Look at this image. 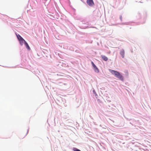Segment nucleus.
Returning a JSON list of instances; mask_svg holds the SVG:
<instances>
[{
  "label": "nucleus",
  "instance_id": "f257e3e1",
  "mask_svg": "<svg viewBox=\"0 0 151 151\" xmlns=\"http://www.w3.org/2000/svg\"><path fill=\"white\" fill-rule=\"evenodd\" d=\"M109 71L112 74L114 75L116 78L122 81H124L123 76L120 74L119 72L111 69H109Z\"/></svg>",
  "mask_w": 151,
  "mask_h": 151
},
{
  "label": "nucleus",
  "instance_id": "f03ea898",
  "mask_svg": "<svg viewBox=\"0 0 151 151\" xmlns=\"http://www.w3.org/2000/svg\"><path fill=\"white\" fill-rule=\"evenodd\" d=\"M82 23L81 24V27L82 28L86 29L87 28H90L91 24H89V22L85 20H83L81 22Z\"/></svg>",
  "mask_w": 151,
  "mask_h": 151
},
{
  "label": "nucleus",
  "instance_id": "7ed1b4c3",
  "mask_svg": "<svg viewBox=\"0 0 151 151\" xmlns=\"http://www.w3.org/2000/svg\"><path fill=\"white\" fill-rule=\"evenodd\" d=\"M16 35L18 40L19 41V43L21 45H22L23 43V41H24V39L19 34Z\"/></svg>",
  "mask_w": 151,
  "mask_h": 151
},
{
  "label": "nucleus",
  "instance_id": "20e7f679",
  "mask_svg": "<svg viewBox=\"0 0 151 151\" xmlns=\"http://www.w3.org/2000/svg\"><path fill=\"white\" fill-rule=\"evenodd\" d=\"M91 64L93 67V69L94 71L96 73H98L99 72V70L98 68L93 62H91Z\"/></svg>",
  "mask_w": 151,
  "mask_h": 151
},
{
  "label": "nucleus",
  "instance_id": "39448f33",
  "mask_svg": "<svg viewBox=\"0 0 151 151\" xmlns=\"http://www.w3.org/2000/svg\"><path fill=\"white\" fill-rule=\"evenodd\" d=\"M86 2L87 4L90 6H92L94 5L93 0H87Z\"/></svg>",
  "mask_w": 151,
  "mask_h": 151
},
{
  "label": "nucleus",
  "instance_id": "423d86ee",
  "mask_svg": "<svg viewBox=\"0 0 151 151\" xmlns=\"http://www.w3.org/2000/svg\"><path fill=\"white\" fill-rule=\"evenodd\" d=\"M23 42H24V45L25 46L26 48L28 50H30V48L29 46V45L27 42L24 40V41H23Z\"/></svg>",
  "mask_w": 151,
  "mask_h": 151
},
{
  "label": "nucleus",
  "instance_id": "0eeeda50",
  "mask_svg": "<svg viewBox=\"0 0 151 151\" xmlns=\"http://www.w3.org/2000/svg\"><path fill=\"white\" fill-rule=\"evenodd\" d=\"M120 54L122 58H124V57L125 52L124 50L123 49H122L120 50Z\"/></svg>",
  "mask_w": 151,
  "mask_h": 151
},
{
  "label": "nucleus",
  "instance_id": "6e6552de",
  "mask_svg": "<svg viewBox=\"0 0 151 151\" xmlns=\"http://www.w3.org/2000/svg\"><path fill=\"white\" fill-rule=\"evenodd\" d=\"M102 59L105 61H107L108 60V58L105 56L103 55H101V56Z\"/></svg>",
  "mask_w": 151,
  "mask_h": 151
},
{
  "label": "nucleus",
  "instance_id": "1a4fd4ad",
  "mask_svg": "<svg viewBox=\"0 0 151 151\" xmlns=\"http://www.w3.org/2000/svg\"><path fill=\"white\" fill-rule=\"evenodd\" d=\"M59 65H60L63 67H67V66L68 65L67 64L63 63H61V62L59 63Z\"/></svg>",
  "mask_w": 151,
  "mask_h": 151
},
{
  "label": "nucleus",
  "instance_id": "9d476101",
  "mask_svg": "<svg viewBox=\"0 0 151 151\" xmlns=\"http://www.w3.org/2000/svg\"><path fill=\"white\" fill-rule=\"evenodd\" d=\"M137 17L138 19H140L141 18V14L139 12L137 13Z\"/></svg>",
  "mask_w": 151,
  "mask_h": 151
},
{
  "label": "nucleus",
  "instance_id": "9b49d317",
  "mask_svg": "<svg viewBox=\"0 0 151 151\" xmlns=\"http://www.w3.org/2000/svg\"><path fill=\"white\" fill-rule=\"evenodd\" d=\"M73 150L74 151H81V150L76 147H73Z\"/></svg>",
  "mask_w": 151,
  "mask_h": 151
},
{
  "label": "nucleus",
  "instance_id": "f8f14e48",
  "mask_svg": "<svg viewBox=\"0 0 151 151\" xmlns=\"http://www.w3.org/2000/svg\"><path fill=\"white\" fill-rule=\"evenodd\" d=\"M127 148L129 150V151H132L133 150V149L130 145H129L128 146Z\"/></svg>",
  "mask_w": 151,
  "mask_h": 151
},
{
  "label": "nucleus",
  "instance_id": "ddd939ff",
  "mask_svg": "<svg viewBox=\"0 0 151 151\" xmlns=\"http://www.w3.org/2000/svg\"><path fill=\"white\" fill-rule=\"evenodd\" d=\"M93 93L95 95V97L97 98V96H98V95L97 94L95 90H93Z\"/></svg>",
  "mask_w": 151,
  "mask_h": 151
},
{
  "label": "nucleus",
  "instance_id": "4468645a",
  "mask_svg": "<svg viewBox=\"0 0 151 151\" xmlns=\"http://www.w3.org/2000/svg\"><path fill=\"white\" fill-rule=\"evenodd\" d=\"M120 24H124V25H129V22H123L122 23Z\"/></svg>",
  "mask_w": 151,
  "mask_h": 151
},
{
  "label": "nucleus",
  "instance_id": "2eb2a0df",
  "mask_svg": "<svg viewBox=\"0 0 151 151\" xmlns=\"http://www.w3.org/2000/svg\"><path fill=\"white\" fill-rule=\"evenodd\" d=\"M119 19L121 21H122V15H120L119 16Z\"/></svg>",
  "mask_w": 151,
  "mask_h": 151
},
{
  "label": "nucleus",
  "instance_id": "dca6fc26",
  "mask_svg": "<svg viewBox=\"0 0 151 151\" xmlns=\"http://www.w3.org/2000/svg\"><path fill=\"white\" fill-rule=\"evenodd\" d=\"M28 131H29V129H28V130H27V134H26V135L27 134V133H28Z\"/></svg>",
  "mask_w": 151,
  "mask_h": 151
},
{
  "label": "nucleus",
  "instance_id": "f3484780",
  "mask_svg": "<svg viewBox=\"0 0 151 151\" xmlns=\"http://www.w3.org/2000/svg\"><path fill=\"white\" fill-rule=\"evenodd\" d=\"M82 2H83V3H85L83 1V0H81Z\"/></svg>",
  "mask_w": 151,
  "mask_h": 151
},
{
  "label": "nucleus",
  "instance_id": "a211bd4d",
  "mask_svg": "<svg viewBox=\"0 0 151 151\" xmlns=\"http://www.w3.org/2000/svg\"><path fill=\"white\" fill-rule=\"evenodd\" d=\"M128 119V120H131V119Z\"/></svg>",
  "mask_w": 151,
  "mask_h": 151
},
{
  "label": "nucleus",
  "instance_id": "6ab92c4d",
  "mask_svg": "<svg viewBox=\"0 0 151 151\" xmlns=\"http://www.w3.org/2000/svg\"><path fill=\"white\" fill-rule=\"evenodd\" d=\"M130 123L131 124H132V125H133L132 124V123H131V122H130Z\"/></svg>",
  "mask_w": 151,
  "mask_h": 151
},
{
  "label": "nucleus",
  "instance_id": "aec40b11",
  "mask_svg": "<svg viewBox=\"0 0 151 151\" xmlns=\"http://www.w3.org/2000/svg\"><path fill=\"white\" fill-rule=\"evenodd\" d=\"M130 123L131 124H132V125H133L132 124V123H131V122H130Z\"/></svg>",
  "mask_w": 151,
  "mask_h": 151
},
{
  "label": "nucleus",
  "instance_id": "412c9836",
  "mask_svg": "<svg viewBox=\"0 0 151 151\" xmlns=\"http://www.w3.org/2000/svg\"><path fill=\"white\" fill-rule=\"evenodd\" d=\"M90 117L91 118V117H92L91 116V115H90Z\"/></svg>",
  "mask_w": 151,
  "mask_h": 151
},
{
  "label": "nucleus",
  "instance_id": "4be33fe9",
  "mask_svg": "<svg viewBox=\"0 0 151 151\" xmlns=\"http://www.w3.org/2000/svg\"><path fill=\"white\" fill-rule=\"evenodd\" d=\"M47 0H45L46 1H47Z\"/></svg>",
  "mask_w": 151,
  "mask_h": 151
}]
</instances>
